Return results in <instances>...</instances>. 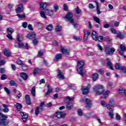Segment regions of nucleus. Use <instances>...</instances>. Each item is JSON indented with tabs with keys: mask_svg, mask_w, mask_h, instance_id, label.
I'll return each mask as SVG.
<instances>
[{
	"mask_svg": "<svg viewBox=\"0 0 126 126\" xmlns=\"http://www.w3.org/2000/svg\"><path fill=\"white\" fill-rule=\"evenodd\" d=\"M123 66H124L122 65V64L117 63L115 65V68L116 69H119V70H122Z\"/></svg>",
	"mask_w": 126,
	"mask_h": 126,
	"instance_id": "obj_28",
	"label": "nucleus"
},
{
	"mask_svg": "<svg viewBox=\"0 0 126 126\" xmlns=\"http://www.w3.org/2000/svg\"><path fill=\"white\" fill-rule=\"evenodd\" d=\"M17 16L19 18H25L26 17L25 14H18L17 15Z\"/></svg>",
	"mask_w": 126,
	"mask_h": 126,
	"instance_id": "obj_41",
	"label": "nucleus"
},
{
	"mask_svg": "<svg viewBox=\"0 0 126 126\" xmlns=\"http://www.w3.org/2000/svg\"><path fill=\"white\" fill-rule=\"evenodd\" d=\"M121 70L124 73H126V67L123 66Z\"/></svg>",
	"mask_w": 126,
	"mask_h": 126,
	"instance_id": "obj_64",
	"label": "nucleus"
},
{
	"mask_svg": "<svg viewBox=\"0 0 126 126\" xmlns=\"http://www.w3.org/2000/svg\"><path fill=\"white\" fill-rule=\"evenodd\" d=\"M105 53L107 55H113L115 53V49L114 48H110L109 46H106L105 48Z\"/></svg>",
	"mask_w": 126,
	"mask_h": 126,
	"instance_id": "obj_7",
	"label": "nucleus"
},
{
	"mask_svg": "<svg viewBox=\"0 0 126 126\" xmlns=\"http://www.w3.org/2000/svg\"><path fill=\"white\" fill-rule=\"evenodd\" d=\"M75 12L77 14H79L81 12V10L79 8V7H77L75 8Z\"/></svg>",
	"mask_w": 126,
	"mask_h": 126,
	"instance_id": "obj_44",
	"label": "nucleus"
},
{
	"mask_svg": "<svg viewBox=\"0 0 126 126\" xmlns=\"http://www.w3.org/2000/svg\"><path fill=\"white\" fill-rule=\"evenodd\" d=\"M31 93L34 97L36 96V89L35 88V87H33L31 90Z\"/></svg>",
	"mask_w": 126,
	"mask_h": 126,
	"instance_id": "obj_36",
	"label": "nucleus"
},
{
	"mask_svg": "<svg viewBox=\"0 0 126 126\" xmlns=\"http://www.w3.org/2000/svg\"><path fill=\"white\" fill-rule=\"evenodd\" d=\"M94 92L96 95H102L101 98L106 99L108 98V94L110 93V91H106L105 92V88L101 85H96L93 88Z\"/></svg>",
	"mask_w": 126,
	"mask_h": 126,
	"instance_id": "obj_1",
	"label": "nucleus"
},
{
	"mask_svg": "<svg viewBox=\"0 0 126 126\" xmlns=\"http://www.w3.org/2000/svg\"><path fill=\"white\" fill-rule=\"evenodd\" d=\"M22 69H23V70H27V69H28V66L26 64L23 63L22 65Z\"/></svg>",
	"mask_w": 126,
	"mask_h": 126,
	"instance_id": "obj_39",
	"label": "nucleus"
},
{
	"mask_svg": "<svg viewBox=\"0 0 126 126\" xmlns=\"http://www.w3.org/2000/svg\"><path fill=\"white\" fill-rule=\"evenodd\" d=\"M90 87H91V85H90V84H89L88 87H84L82 88L83 94L84 95H86L88 94V93L89 92V89H90Z\"/></svg>",
	"mask_w": 126,
	"mask_h": 126,
	"instance_id": "obj_8",
	"label": "nucleus"
},
{
	"mask_svg": "<svg viewBox=\"0 0 126 126\" xmlns=\"http://www.w3.org/2000/svg\"><path fill=\"white\" fill-rule=\"evenodd\" d=\"M115 106V100L113 98L110 99V102L107 106L109 117L110 119H114V107Z\"/></svg>",
	"mask_w": 126,
	"mask_h": 126,
	"instance_id": "obj_2",
	"label": "nucleus"
},
{
	"mask_svg": "<svg viewBox=\"0 0 126 126\" xmlns=\"http://www.w3.org/2000/svg\"><path fill=\"white\" fill-rule=\"evenodd\" d=\"M72 17H73V15L72 14V13L68 12L64 18L67 21H69L70 23L73 24L75 28H77L78 25L77 24L74 23V20H73Z\"/></svg>",
	"mask_w": 126,
	"mask_h": 126,
	"instance_id": "obj_4",
	"label": "nucleus"
},
{
	"mask_svg": "<svg viewBox=\"0 0 126 126\" xmlns=\"http://www.w3.org/2000/svg\"><path fill=\"white\" fill-rule=\"evenodd\" d=\"M106 61L107 62V64L108 66V68H110V69H111L112 70H114V67L113 66V63H111V59L107 58L106 59Z\"/></svg>",
	"mask_w": 126,
	"mask_h": 126,
	"instance_id": "obj_12",
	"label": "nucleus"
},
{
	"mask_svg": "<svg viewBox=\"0 0 126 126\" xmlns=\"http://www.w3.org/2000/svg\"><path fill=\"white\" fill-rule=\"evenodd\" d=\"M92 115V113L91 112H89L86 114L85 116L87 118H90V117H91Z\"/></svg>",
	"mask_w": 126,
	"mask_h": 126,
	"instance_id": "obj_57",
	"label": "nucleus"
},
{
	"mask_svg": "<svg viewBox=\"0 0 126 126\" xmlns=\"http://www.w3.org/2000/svg\"><path fill=\"white\" fill-rule=\"evenodd\" d=\"M6 119H7V117L5 116L3 118V119L0 120V126H5L8 125L9 121H8V120H7Z\"/></svg>",
	"mask_w": 126,
	"mask_h": 126,
	"instance_id": "obj_6",
	"label": "nucleus"
},
{
	"mask_svg": "<svg viewBox=\"0 0 126 126\" xmlns=\"http://www.w3.org/2000/svg\"><path fill=\"white\" fill-rule=\"evenodd\" d=\"M116 120H117L118 121H120V120H121V116H120V115H119V114L117 113L116 114Z\"/></svg>",
	"mask_w": 126,
	"mask_h": 126,
	"instance_id": "obj_62",
	"label": "nucleus"
},
{
	"mask_svg": "<svg viewBox=\"0 0 126 126\" xmlns=\"http://www.w3.org/2000/svg\"><path fill=\"white\" fill-rule=\"evenodd\" d=\"M47 88H48V91H47V92L46 93V95H49V94H50V93H51V92L53 91V88H52V87L50 86V85H48L47 86Z\"/></svg>",
	"mask_w": 126,
	"mask_h": 126,
	"instance_id": "obj_32",
	"label": "nucleus"
},
{
	"mask_svg": "<svg viewBox=\"0 0 126 126\" xmlns=\"http://www.w3.org/2000/svg\"><path fill=\"white\" fill-rule=\"evenodd\" d=\"M47 30H48V31H51L52 29H53V25H48L46 28Z\"/></svg>",
	"mask_w": 126,
	"mask_h": 126,
	"instance_id": "obj_49",
	"label": "nucleus"
},
{
	"mask_svg": "<svg viewBox=\"0 0 126 126\" xmlns=\"http://www.w3.org/2000/svg\"><path fill=\"white\" fill-rule=\"evenodd\" d=\"M44 56V51L40 50L38 51L37 57L38 58H41V57H43Z\"/></svg>",
	"mask_w": 126,
	"mask_h": 126,
	"instance_id": "obj_38",
	"label": "nucleus"
},
{
	"mask_svg": "<svg viewBox=\"0 0 126 126\" xmlns=\"http://www.w3.org/2000/svg\"><path fill=\"white\" fill-rule=\"evenodd\" d=\"M4 55L5 56V57H9V56L11 55V53H10V51L7 50H5L4 51Z\"/></svg>",
	"mask_w": 126,
	"mask_h": 126,
	"instance_id": "obj_33",
	"label": "nucleus"
},
{
	"mask_svg": "<svg viewBox=\"0 0 126 126\" xmlns=\"http://www.w3.org/2000/svg\"><path fill=\"white\" fill-rule=\"evenodd\" d=\"M90 35H91V32L86 30L84 32V41L88 40V36Z\"/></svg>",
	"mask_w": 126,
	"mask_h": 126,
	"instance_id": "obj_10",
	"label": "nucleus"
},
{
	"mask_svg": "<svg viewBox=\"0 0 126 126\" xmlns=\"http://www.w3.org/2000/svg\"><path fill=\"white\" fill-rule=\"evenodd\" d=\"M41 72V69L36 67L34 69L33 71V74H38V73H40V72Z\"/></svg>",
	"mask_w": 126,
	"mask_h": 126,
	"instance_id": "obj_30",
	"label": "nucleus"
},
{
	"mask_svg": "<svg viewBox=\"0 0 126 126\" xmlns=\"http://www.w3.org/2000/svg\"><path fill=\"white\" fill-rule=\"evenodd\" d=\"M55 115L57 118H58V119H60L61 118H64L66 114L64 112H56Z\"/></svg>",
	"mask_w": 126,
	"mask_h": 126,
	"instance_id": "obj_11",
	"label": "nucleus"
},
{
	"mask_svg": "<svg viewBox=\"0 0 126 126\" xmlns=\"http://www.w3.org/2000/svg\"><path fill=\"white\" fill-rule=\"evenodd\" d=\"M58 77L59 79H61L62 80L64 79V76H63V72H62L61 70H58Z\"/></svg>",
	"mask_w": 126,
	"mask_h": 126,
	"instance_id": "obj_19",
	"label": "nucleus"
},
{
	"mask_svg": "<svg viewBox=\"0 0 126 126\" xmlns=\"http://www.w3.org/2000/svg\"><path fill=\"white\" fill-rule=\"evenodd\" d=\"M20 76L24 80H27V78H28V75H27L26 73L22 72L20 74Z\"/></svg>",
	"mask_w": 126,
	"mask_h": 126,
	"instance_id": "obj_21",
	"label": "nucleus"
},
{
	"mask_svg": "<svg viewBox=\"0 0 126 126\" xmlns=\"http://www.w3.org/2000/svg\"><path fill=\"white\" fill-rule=\"evenodd\" d=\"M119 92L121 95H125L126 96V90L121 88L119 89Z\"/></svg>",
	"mask_w": 126,
	"mask_h": 126,
	"instance_id": "obj_29",
	"label": "nucleus"
},
{
	"mask_svg": "<svg viewBox=\"0 0 126 126\" xmlns=\"http://www.w3.org/2000/svg\"><path fill=\"white\" fill-rule=\"evenodd\" d=\"M14 106L18 112H19L21 108H22V105L19 103H16V104H14Z\"/></svg>",
	"mask_w": 126,
	"mask_h": 126,
	"instance_id": "obj_25",
	"label": "nucleus"
},
{
	"mask_svg": "<svg viewBox=\"0 0 126 126\" xmlns=\"http://www.w3.org/2000/svg\"><path fill=\"white\" fill-rule=\"evenodd\" d=\"M7 32L8 34H12L13 32H14L13 29L11 28H7Z\"/></svg>",
	"mask_w": 126,
	"mask_h": 126,
	"instance_id": "obj_43",
	"label": "nucleus"
},
{
	"mask_svg": "<svg viewBox=\"0 0 126 126\" xmlns=\"http://www.w3.org/2000/svg\"><path fill=\"white\" fill-rule=\"evenodd\" d=\"M74 100V97H70L69 96H67L64 98V102L65 103H68L69 101H73Z\"/></svg>",
	"mask_w": 126,
	"mask_h": 126,
	"instance_id": "obj_26",
	"label": "nucleus"
},
{
	"mask_svg": "<svg viewBox=\"0 0 126 126\" xmlns=\"http://www.w3.org/2000/svg\"><path fill=\"white\" fill-rule=\"evenodd\" d=\"M7 38L9 39L10 40H12V36L11 35V34H8L6 35Z\"/></svg>",
	"mask_w": 126,
	"mask_h": 126,
	"instance_id": "obj_59",
	"label": "nucleus"
},
{
	"mask_svg": "<svg viewBox=\"0 0 126 126\" xmlns=\"http://www.w3.org/2000/svg\"><path fill=\"white\" fill-rule=\"evenodd\" d=\"M91 78L93 81H96L99 78V74L97 73H94L91 75Z\"/></svg>",
	"mask_w": 126,
	"mask_h": 126,
	"instance_id": "obj_15",
	"label": "nucleus"
},
{
	"mask_svg": "<svg viewBox=\"0 0 126 126\" xmlns=\"http://www.w3.org/2000/svg\"><path fill=\"white\" fill-rule=\"evenodd\" d=\"M81 101L83 102V103H85V104H86V108H87V109H89L92 105V100L90 98L84 97Z\"/></svg>",
	"mask_w": 126,
	"mask_h": 126,
	"instance_id": "obj_5",
	"label": "nucleus"
},
{
	"mask_svg": "<svg viewBox=\"0 0 126 126\" xmlns=\"http://www.w3.org/2000/svg\"><path fill=\"white\" fill-rule=\"evenodd\" d=\"M92 36L94 40H95V41H97V37L98 35H97V32H96L95 31H93L92 33Z\"/></svg>",
	"mask_w": 126,
	"mask_h": 126,
	"instance_id": "obj_24",
	"label": "nucleus"
},
{
	"mask_svg": "<svg viewBox=\"0 0 126 126\" xmlns=\"http://www.w3.org/2000/svg\"><path fill=\"white\" fill-rule=\"evenodd\" d=\"M96 5V12L97 14H100L101 13V11H100V8L99 7V4L97 1H95Z\"/></svg>",
	"mask_w": 126,
	"mask_h": 126,
	"instance_id": "obj_35",
	"label": "nucleus"
},
{
	"mask_svg": "<svg viewBox=\"0 0 126 126\" xmlns=\"http://www.w3.org/2000/svg\"><path fill=\"white\" fill-rule=\"evenodd\" d=\"M17 7L16 9L17 13H21V12H23L24 8L22 4H19L17 5Z\"/></svg>",
	"mask_w": 126,
	"mask_h": 126,
	"instance_id": "obj_9",
	"label": "nucleus"
},
{
	"mask_svg": "<svg viewBox=\"0 0 126 126\" xmlns=\"http://www.w3.org/2000/svg\"><path fill=\"white\" fill-rule=\"evenodd\" d=\"M120 50H121L122 52H126V47H125V45L121 44L120 45Z\"/></svg>",
	"mask_w": 126,
	"mask_h": 126,
	"instance_id": "obj_42",
	"label": "nucleus"
},
{
	"mask_svg": "<svg viewBox=\"0 0 126 126\" xmlns=\"http://www.w3.org/2000/svg\"><path fill=\"white\" fill-rule=\"evenodd\" d=\"M89 8H90V9H93V8H95V6H94L92 3H89Z\"/></svg>",
	"mask_w": 126,
	"mask_h": 126,
	"instance_id": "obj_52",
	"label": "nucleus"
},
{
	"mask_svg": "<svg viewBox=\"0 0 126 126\" xmlns=\"http://www.w3.org/2000/svg\"><path fill=\"white\" fill-rule=\"evenodd\" d=\"M32 43L34 46H36L38 44V39H34L32 40Z\"/></svg>",
	"mask_w": 126,
	"mask_h": 126,
	"instance_id": "obj_54",
	"label": "nucleus"
},
{
	"mask_svg": "<svg viewBox=\"0 0 126 126\" xmlns=\"http://www.w3.org/2000/svg\"><path fill=\"white\" fill-rule=\"evenodd\" d=\"M5 63V61L4 60H1L0 61V66L3 65Z\"/></svg>",
	"mask_w": 126,
	"mask_h": 126,
	"instance_id": "obj_55",
	"label": "nucleus"
},
{
	"mask_svg": "<svg viewBox=\"0 0 126 126\" xmlns=\"http://www.w3.org/2000/svg\"><path fill=\"white\" fill-rule=\"evenodd\" d=\"M94 20L95 21L96 23H98V24H100V19H99L98 17H94Z\"/></svg>",
	"mask_w": 126,
	"mask_h": 126,
	"instance_id": "obj_45",
	"label": "nucleus"
},
{
	"mask_svg": "<svg viewBox=\"0 0 126 126\" xmlns=\"http://www.w3.org/2000/svg\"><path fill=\"white\" fill-rule=\"evenodd\" d=\"M44 105H45V101H43L40 103L39 108L41 111H42V110H43V108H44Z\"/></svg>",
	"mask_w": 126,
	"mask_h": 126,
	"instance_id": "obj_50",
	"label": "nucleus"
},
{
	"mask_svg": "<svg viewBox=\"0 0 126 126\" xmlns=\"http://www.w3.org/2000/svg\"><path fill=\"white\" fill-rule=\"evenodd\" d=\"M111 33L113 34H117V31L115 29H111Z\"/></svg>",
	"mask_w": 126,
	"mask_h": 126,
	"instance_id": "obj_60",
	"label": "nucleus"
},
{
	"mask_svg": "<svg viewBox=\"0 0 126 126\" xmlns=\"http://www.w3.org/2000/svg\"><path fill=\"white\" fill-rule=\"evenodd\" d=\"M73 39L76 40V41H79L80 40V37L74 36Z\"/></svg>",
	"mask_w": 126,
	"mask_h": 126,
	"instance_id": "obj_63",
	"label": "nucleus"
},
{
	"mask_svg": "<svg viewBox=\"0 0 126 126\" xmlns=\"http://www.w3.org/2000/svg\"><path fill=\"white\" fill-rule=\"evenodd\" d=\"M26 38L28 39H35L36 38V34L35 32H30L26 36Z\"/></svg>",
	"mask_w": 126,
	"mask_h": 126,
	"instance_id": "obj_13",
	"label": "nucleus"
},
{
	"mask_svg": "<svg viewBox=\"0 0 126 126\" xmlns=\"http://www.w3.org/2000/svg\"><path fill=\"white\" fill-rule=\"evenodd\" d=\"M54 8L55 12H57L58 10H59V5H54Z\"/></svg>",
	"mask_w": 126,
	"mask_h": 126,
	"instance_id": "obj_53",
	"label": "nucleus"
},
{
	"mask_svg": "<svg viewBox=\"0 0 126 126\" xmlns=\"http://www.w3.org/2000/svg\"><path fill=\"white\" fill-rule=\"evenodd\" d=\"M10 85L11 86H14V85L15 84V82L14 80H11L9 83Z\"/></svg>",
	"mask_w": 126,
	"mask_h": 126,
	"instance_id": "obj_56",
	"label": "nucleus"
},
{
	"mask_svg": "<svg viewBox=\"0 0 126 126\" xmlns=\"http://www.w3.org/2000/svg\"><path fill=\"white\" fill-rule=\"evenodd\" d=\"M7 77L5 75H2L1 76V80H4L5 79H6Z\"/></svg>",
	"mask_w": 126,
	"mask_h": 126,
	"instance_id": "obj_61",
	"label": "nucleus"
},
{
	"mask_svg": "<svg viewBox=\"0 0 126 126\" xmlns=\"http://www.w3.org/2000/svg\"><path fill=\"white\" fill-rule=\"evenodd\" d=\"M110 104V99L108 102V104H107V102L105 100H101L100 101V105L102 106V107H106L108 109V105Z\"/></svg>",
	"mask_w": 126,
	"mask_h": 126,
	"instance_id": "obj_23",
	"label": "nucleus"
},
{
	"mask_svg": "<svg viewBox=\"0 0 126 126\" xmlns=\"http://www.w3.org/2000/svg\"><path fill=\"white\" fill-rule=\"evenodd\" d=\"M77 113H78V115L79 117H82V116L83 115V111L81 109H78L77 110Z\"/></svg>",
	"mask_w": 126,
	"mask_h": 126,
	"instance_id": "obj_37",
	"label": "nucleus"
},
{
	"mask_svg": "<svg viewBox=\"0 0 126 126\" xmlns=\"http://www.w3.org/2000/svg\"><path fill=\"white\" fill-rule=\"evenodd\" d=\"M40 8L41 9V10H43V9H45L48 6V3L47 2H40L39 3Z\"/></svg>",
	"mask_w": 126,
	"mask_h": 126,
	"instance_id": "obj_20",
	"label": "nucleus"
},
{
	"mask_svg": "<svg viewBox=\"0 0 126 126\" xmlns=\"http://www.w3.org/2000/svg\"><path fill=\"white\" fill-rule=\"evenodd\" d=\"M84 66V61H77V70L78 73L81 76H83L84 72H83V66Z\"/></svg>",
	"mask_w": 126,
	"mask_h": 126,
	"instance_id": "obj_3",
	"label": "nucleus"
},
{
	"mask_svg": "<svg viewBox=\"0 0 126 126\" xmlns=\"http://www.w3.org/2000/svg\"><path fill=\"white\" fill-rule=\"evenodd\" d=\"M17 41L19 42V48H23L24 47V44L23 43L21 42V40L20 39V36H19V34H18L17 36Z\"/></svg>",
	"mask_w": 126,
	"mask_h": 126,
	"instance_id": "obj_14",
	"label": "nucleus"
},
{
	"mask_svg": "<svg viewBox=\"0 0 126 126\" xmlns=\"http://www.w3.org/2000/svg\"><path fill=\"white\" fill-rule=\"evenodd\" d=\"M72 106H73V103H72V102H68L66 105V108L67 110H71Z\"/></svg>",
	"mask_w": 126,
	"mask_h": 126,
	"instance_id": "obj_31",
	"label": "nucleus"
},
{
	"mask_svg": "<svg viewBox=\"0 0 126 126\" xmlns=\"http://www.w3.org/2000/svg\"><path fill=\"white\" fill-rule=\"evenodd\" d=\"M28 25V24L27 23V22H24L22 23V27H23V28H24L25 29L27 28V26Z\"/></svg>",
	"mask_w": 126,
	"mask_h": 126,
	"instance_id": "obj_47",
	"label": "nucleus"
},
{
	"mask_svg": "<svg viewBox=\"0 0 126 126\" xmlns=\"http://www.w3.org/2000/svg\"><path fill=\"white\" fill-rule=\"evenodd\" d=\"M55 30L56 32H57V33H60V32H61V31H62V26L59 25H57Z\"/></svg>",
	"mask_w": 126,
	"mask_h": 126,
	"instance_id": "obj_34",
	"label": "nucleus"
},
{
	"mask_svg": "<svg viewBox=\"0 0 126 126\" xmlns=\"http://www.w3.org/2000/svg\"><path fill=\"white\" fill-rule=\"evenodd\" d=\"M16 63L19 65H22L23 64V62H22V61L18 60L16 61Z\"/></svg>",
	"mask_w": 126,
	"mask_h": 126,
	"instance_id": "obj_51",
	"label": "nucleus"
},
{
	"mask_svg": "<svg viewBox=\"0 0 126 126\" xmlns=\"http://www.w3.org/2000/svg\"><path fill=\"white\" fill-rule=\"evenodd\" d=\"M20 114L21 116H22V120H23V122L24 123H26V120H27L28 118V115L25 114L23 112H21Z\"/></svg>",
	"mask_w": 126,
	"mask_h": 126,
	"instance_id": "obj_18",
	"label": "nucleus"
},
{
	"mask_svg": "<svg viewBox=\"0 0 126 126\" xmlns=\"http://www.w3.org/2000/svg\"><path fill=\"white\" fill-rule=\"evenodd\" d=\"M62 58H63V55H62V54H58L55 56V58L54 59V61L57 62V61L61 60Z\"/></svg>",
	"mask_w": 126,
	"mask_h": 126,
	"instance_id": "obj_22",
	"label": "nucleus"
},
{
	"mask_svg": "<svg viewBox=\"0 0 126 126\" xmlns=\"http://www.w3.org/2000/svg\"><path fill=\"white\" fill-rule=\"evenodd\" d=\"M40 14L41 17L44 18V19H47V16H46V15H47L46 14V11H41L40 12Z\"/></svg>",
	"mask_w": 126,
	"mask_h": 126,
	"instance_id": "obj_27",
	"label": "nucleus"
},
{
	"mask_svg": "<svg viewBox=\"0 0 126 126\" xmlns=\"http://www.w3.org/2000/svg\"><path fill=\"white\" fill-rule=\"evenodd\" d=\"M117 37L118 38H120V39H124V38H125V36H124V35H123V33H122V32L118 33Z\"/></svg>",
	"mask_w": 126,
	"mask_h": 126,
	"instance_id": "obj_40",
	"label": "nucleus"
},
{
	"mask_svg": "<svg viewBox=\"0 0 126 126\" xmlns=\"http://www.w3.org/2000/svg\"><path fill=\"white\" fill-rule=\"evenodd\" d=\"M45 13L46 15L48 16H52L54 14V10L52 9H47L45 10Z\"/></svg>",
	"mask_w": 126,
	"mask_h": 126,
	"instance_id": "obj_17",
	"label": "nucleus"
},
{
	"mask_svg": "<svg viewBox=\"0 0 126 126\" xmlns=\"http://www.w3.org/2000/svg\"><path fill=\"white\" fill-rule=\"evenodd\" d=\"M40 110H41V108H40V107H37L35 109V113L36 116H38V115H39V112H40Z\"/></svg>",
	"mask_w": 126,
	"mask_h": 126,
	"instance_id": "obj_46",
	"label": "nucleus"
},
{
	"mask_svg": "<svg viewBox=\"0 0 126 126\" xmlns=\"http://www.w3.org/2000/svg\"><path fill=\"white\" fill-rule=\"evenodd\" d=\"M4 91H5V92H6V93H7V94H8V95H9L10 94V91H9V90H8L7 89V88L4 87Z\"/></svg>",
	"mask_w": 126,
	"mask_h": 126,
	"instance_id": "obj_58",
	"label": "nucleus"
},
{
	"mask_svg": "<svg viewBox=\"0 0 126 126\" xmlns=\"http://www.w3.org/2000/svg\"><path fill=\"white\" fill-rule=\"evenodd\" d=\"M60 50L61 52L64 54V55H68L69 54V49L61 47Z\"/></svg>",
	"mask_w": 126,
	"mask_h": 126,
	"instance_id": "obj_16",
	"label": "nucleus"
},
{
	"mask_svg": "<svg viewBox=\"0 0 126 126\" xmlns=\"http://www.w3.org/2000/svg\"><path fill=\"white\" fill-rule=\"evenodd\" d=\"M96 41H99V42H101V41H103V36L100 35L98 37L97 36Z\"/></svg>",
	"mask_w": 126,
	"mask_h": 126,
	"instance_id": "obj_48",
	"label": "nucleus"
}]
</instances>
